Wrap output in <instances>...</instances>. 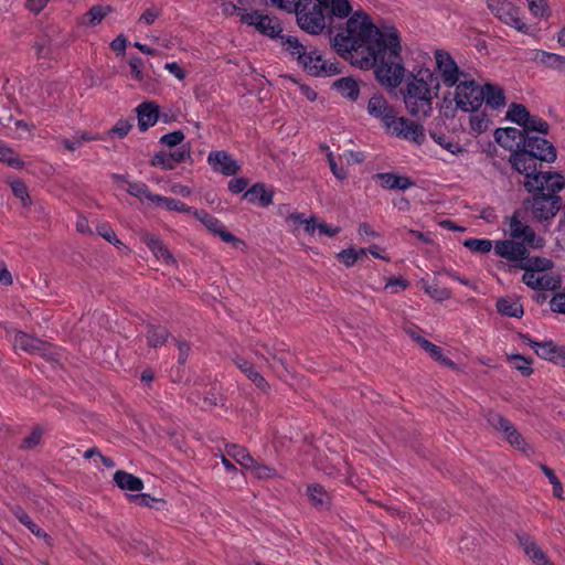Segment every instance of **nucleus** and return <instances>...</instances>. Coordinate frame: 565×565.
<instances>
[{
	"label": "nucleus",
	"instance_id": "21",
	"mask_svg": "<svg viewBox=\"0 0 565 565\" xmlns=\"http://www.w3.org/2000/svg\"><path fill=\"white\" fill-rule=\"evenodd\" d=\"M214 171L225 177H235L241 171V164L224 150L214 151Z\"/></svg>",
	"mask_w": 565,
	"mask_h": 565
},
{
	"label": "nucleus",
	"instance_id": "41",
	"mask_svg": "<svg viewBox=\"0 0 565 565\" xmlns=\"http://www.w3.org/2000/svg\"><path fill=\"white\" fill-rule=\"evenodd\" d=\"M169 338V331L161 326H149L147 332L148 345L157 348L162 345Z\"/></svg>",
	"mask_w": 565,
	"mask_h": 565
},
{
	"label": "nucleus",
	"instance_id": "29",
	"mask_svg": "<svg viewBox=\"0 0 565 565\" xmlns=\"http://www.w3.org/2000/svg\"><path fill=\"white\" fill-rule=\"evenodd\" d=\"M277 4L278 8L286 10L289 13H296L297 24L299 25V18L301 13L311 12L310 7L313 0H270Z\"/></svg>",
	"mask_w": 565,
	"mask_h": 565
},
{
	"label": "nucleus",
	"instance_id": "62",
	"mask_svg": "<svg viewBox=\"0 0 565 565\" xmlns=\"http://www.w3.org/2000/svg\"><path fill=\"white\" fill-rule=\"evenodd\" d=\"M248 185V180L246 178H233L230 180L227 188L234 194H238L243 192Z\"/></svg>",
	"mask_w": 565,
	"mask_h": 565
},
{
	"label": "nucleus",
	"instance_id": "55",
	"mask_svg": "<svg viewBox=\"0 0 565 565\" xmlns=\"http://www.w3.org/2000/svg\"><path fill=\"white\" fill-rule=\"evenodd\" d=\"M134 126V119H119L115 126L108 131L109 135H116L124 138L128 135Z\"/></svg>",
	"mask_w": 565,
	"mask_h": 565
},
{
	"label": "nucleus",
	"instance_id": "50",
	"mask_svg": "<svg viewBox=\"0 0 565 565\" xmlns=\"http://www.w3.org/2000/svg\"><path fill=\"white\" fill-rule=\"evenodd\" d=\"M504 438L511 446L522 452H527L531 450L530 446L526 444L523 436L516 430L515 427H513Z\"/></svg>",
	"mask_w": 565,
	"mask_h": 565
},
{
	"label": "nucleus",
	"instance_id": "39",
	"mask_svg": "<svg viewBox=\"0 0 565 565\" xmlns=\"http://www.w3.org/2000/svg\"><path fill=\"white\" fill-rule=\"evenodd\" d=\"M156 200V204L158 206L164 207L168 211H175V212H182V213H190L192 212V207L188 206L185 203L178 199L173 198H167L162 195H156L153 196Z\"/></svg>",
	"mask_w": 565,
	"mask_h": 565
},
{
	"label": "nucleus",
	"instance_id": "43",
	"mask_svg": "<svg viewBox=\"0 0 565 565\" xmlns=\"http://www.w3.org/2000/svg\"><path fill=\"white\" fill-rule=\"evenodd\" d=\"M522 128L523 130H526L527 135H530V132L532 131L540 132L542 135H547L550 130V125L541 117L529 114L526 124Z\"/></svg>",
	"mask_w": 565,
	"mask_h": 565
},
{
	"label": "nucleus",
	"instance_id": "8",
	"mask_svg": "<svg viewBox=\"0 0 565 565\" xmlns=\"http://www.w3.org/2000/svg\"><path fill=\"white\" fill-rule=\"evenodd\" d=\"M454 87H456L454 99L459 109L468 113L476 111L481 107L484 94L482 93V86L477 84L475 79L466 77Z\"/></svg>",
	"mask_w": 565,
	"mask_h": 565
},
{
	"label": "nucleus",
	"instance_id": "46",
	"mask_svg": "<svg viewBox=\"0 0 565 565\" xmlns=\"http://www.w3.org/2000/svg\"><path fill=\"white\" fill-rule=\"evenodd\" d=\"M0 161L7 162L13 169H22L24 162L14 154L13 150L0 141Z\"/></svg>",
	"mask_w": 565,
	"mask_h": 565
},
{
	"label": "nucleus",
	"instance_id": "60",
	"mask_svg": "<svg viewBox=\"0 0 565 565\" xmlns=\"http://www.w3.org/2000/svg\"><path fill=\"white\" fill-rule=\"evenodd\" d=\"M129 66H130L131 76L136 81L142 82L143 81V73H142L143 61H142V58L138 57V56H132L129 60Z\"/></svg>",
	"mask_w": 565,
	"mask_h": 565
},
{
	"label": "nucleus",
	"instance_id": "32",
	"mask_svg": "<svg viewBox=\"0 0 565 565\" xmlns=\"http://www.w3.org/2000/svg\"><path fill=\"white\" fill-rule=\"evenodd\" d=\"M332 87L350 100H356L360 94L359 84L352 77H341L333 83Z\"/></svg>",
	"mask_w": 565,
	"mask_h": 565
},
{
	"label": "nucleus",
	"instance_id": "42",
	"mask_svg": "<svg viewBox=\"0 0 565 565\" xmlns=\"http://www.w3.org/2000/svg\"><path fill=\"white\" fill-rule=\"evenodd\" d=\"M130 195L138 198L139 200H148L153 203H156V200L153 196L157 194H153L149 186L146 183L142 182H128V188L126 190Z\"/></svg>",
	"mask_w": 565,
	"mask_h": 565
},
{
	"label": "nucleus",
	"instance_id": "17",
	"mask_svg": "<svg viewBox=\"0 0 565 565\" xmlns=\"http://www.w3.org/2000/svg\"><path fill=\"white\" fill-rule=\"evenodd\" d=\"M260 347L274 362H277L286 372H290L291 354L289 347L285 342L262 343Z\"/></svg>",
	"mask_w": 565,
	"mask_h": 565
},
{
	"label": "nucleus",
	"instance_id": "1",
	"mask_svg": "<svg viewBox=\"0 0 565 565\" xmlns=\"http://www.w3.org/2000/svg\"><path fill=\"white\" fill-rule=\"evenodd\" d=\"M333 45L339 53L353 52L352 63L362 70H374L382 86L393 89L402 83L405 67L395 26L380 29L366 13L359 11L347 21L345 32L333 38Z\"/></svg>",
	"mask_w": 565,
	"mask_h": 565
},
{
	"label": "nucleus",
	"instance_id": "63",
	"mask_svg": "<svg viewBox=\"0 0 565 565\" xmlns=\"http://www.w3.org/2000/svg\"><path fill=\"white\" fill-rule=\"evenodd\" d=\"M561 286V279L552 276L540 277V289L539 290H555Z\"/></svg>",
	"mask_w": 565,
	"mask_h": 565
},
{
	"label": "nucleus",
	"instance_id": "3",
	"mask_svg": "<svg viewBox=\"0 0 565 565\" xmlns=\"http://www.w3.org/2000/svg\"><path fill=\"white\" fill-rule=\"evenodd\" d=\"M521 174L523 186L531 194L524 200L525 210L540 222L554 218L563 204L558 193L565 189V177L561 172L543 170V163Z\"/></svg>",
	"mask_w": 565,
	"mask_h": 565
},
{
	"label": "nucleus",
	"instance_id": "30",
	"mask_svg": "<svg viewBox=\"0 0 565 565\" xmlns=\"http://www.w3.org/2000/svg\"><path fill=\"white\" fill-rule=\"evenodd\" d=\"M512 267L522 269V270H532V271H546L554 267L553 260L540 257V256H533L531 257L527 253V256H525V259L523 263L512 265Z\"/></svg>",
	"mask_w": 565,
	"mask_h": 565
},
{
	"label": "nucleus",
	"instance_id": "4",
	"mask_svg": "<svg viewBox=\"0 0 565 565\" xmlns=\"http://www.w3.org/2000/svg\"><path fill=\"white\" fill-rule=\"evenodd\" d=\"M367 113L379 119L387 134L422 145L425 141V129L420 124L405 117H397L394 106L386 98L376 94L369 99Z\"/></svg>",
	"mask_w": 565,
	"mask_h": 565
},
{
	"label": "nucleus",
	"instance_id": "6",
	"mask_svg": "<svg viewBox=\"0 0 565 565\" xmlns=\"http://www.w3.org/2000/svg\"><path fill=\"white\" fill-rule=\"evenodd\" d=\"M310 10L311 12L301 13L299 28L309 34L318 35L324 29L331 34L333 19L349 17L352 9L348 0H313Z\"/></svg>",
	"mask_w": 565,
	"mask_h": 565
},
{
	"label": "nucleus",
	"instance_id": "64",
	"mask_svg": "<svg viewBox=\"0 0 565 565\" xmlns=\"http://www.w3.org/2000/svg\"><path fill=\"white\" fill-rule=\"evenodd\" d=\"M550 305L552 311L565 315V292L555 294Z\"/></svg>",
	"mask_w": 565,
	"mask_h": 565
},
{
	"label": "nucleus",
	"instance_id": "14",
	"mask_svg": "<svg viewBox=\"0 0 565 565\" xmlns=\"http://www.w3.org/2000/svg\"><path fill=\"white\" fill-rule=\"evenodd\" d=\"M189 157L190 151L188 149H178L174 151L162 150L152 157L150 166L161 168L163 170H172L178 163L183 162Z\"/></svg>",
	"mask_w": 565,
	"mask_h": 565
},
{
	"label": "nucleus",
	"instance_id": "19",
	"mask_svg": "<svg viewBox=\"0 0 565 565\" xmlns=\"http://www.w3.org/2000/svg\"><path fill=\"white\" fill-rule=\"evenodd\" d=\"M140 239L152 252V254L164 264L174 262L172 254L168 250L163 242L154 234L143 232Z\"/></svg>",
	"mask_w": 565,
	"mask_h": 565
},
{
	"label": "nucleus",
	"instance_id": "25",
	"mask_svg": "<svg viewBox=\"0 0 565 565\" xmlns=\"http://www.w3.org/2000/svg\"><path fill=\"white\" fill-rule=\"evenodd\" d=\"M237 367L263 392H267L269 390V384L265 380V377L255 370L254 364L244 359L236 360Z\"/></svg>",
	"mask_w": 565,
	"mask_h": 565
},
{
	"label": "nucleus",
	"instance_id": "26",
	"mask_svg": "<svg viewBox=\"0 0 565 565\" xmlns=\"http://www.w3.org/2000/svg\"><path fill=\"white\" fill-rule=\"evenodd\" d=\"M533 61L565 74V56L563 55L539 50L535 52Z\"/></svg>",
	"mask_w": 565,
	"mask_h": 565
},
{
	"label": "nucleus",
	"instance_id": "31",
	"mask_svg": "<svg viewBox=\"0 0 565 565\" xmlns=\"http://www.w3.org/2000/svg\"><path fill=\"white\" fill-rule=\"evenodd\" d=\"M305 71L311 76H332L341 73L338 63L328 62L321 58V62H310L305 64Z\"/></svg>",
	"mask_w": 565,
	"mask_h": 565
},
{
	"label": "nucleus",
	"instance_id": "44",
	"mask_svg": "<svg viewBox=\"0 0 565 565\" xmlns=\"http://www.w3.org/2000/svg\"><path fill=\"white\" fill-rule=\"evenodd\" d=\"M463 246L472 253L487 254L492 249V242L487 238H468L463 241Z\"/></svg>",
	"mask_w": 565,
	"mask_h": 565
},
{
	"label": "nucleus",
	"instance_id": "47",
	"mask_svg": "<svg viewBox=\"0 0 565 565\" xmlns=\"http://www.w3.org/2000/svg\"><path fill=\"white\" fill-rule=\"evenodd\" d=\"M129 501L140 507H148L152 509H159V504H164V501L159 498H154L148 493L130 494Z\"/></svg>",
	"mask_w": 565,
	"mask_h": 565
},
{
	"label": "nucleus",
	"instance_id": "28",
	"mask_svg": "<svg viewBox=\"0 0 565 565\" xmlns=\"http://www.w3.org/2000/svg\"><path fill=\"white\" fill-rule=\"evenodd\" d=\"M114 482L121 490L141 491L143 489V481L139 477L124 470L115 472Z\"/></svg>",
	"mask_w": 565,
	"mask_h": 565
},
{
	"label": "nucleus",
	"instance_id": "37",
	"mask_svg": "<svg viewBox=\"0 0 565 565\" xmlns=\"http://www.w3.org/2000/svg\"><path fill=\"white\" fill-rule=\"evenodd\" d=\"M486 419L491 427L502 433L504 437L514 427V425L508 418L493 411H489L486 414Z\"/></svg>",
	"mask_w": 565,
	"mask_h": 565
},
{
	"label": "nucleus",
	"instance_id": "9",
	"mask_svg": "<svg viewBox=\"0 0 565 565\" xmlns=\"http://www.w3.org/2000/svg\"><path fill=\"white\" fill-rule=\"evenodd\" d=\"M488 9L501 22L515 30L527 33L529 28L520 18V10L509 0H487Z\"/></svg>",
	"mask_w": 565,
	"mask_h": 565
},
{
	"label": "nucleus",
	"instance_id": "38",
	"mask_svg": "<svg viewBox=\"0 0 565 565\" xmlns=\"http://www.w3.org/2000/svg\"><path fill=\"white\" fill-rule=\"evenodd\" d=\"M486 419L491 427L502 433L504 437L514 427V425L508 418L493 411H489L486 414Z\"/></svg>",
	"mask_w": 565,
	"mask_h": 565
},
{
	"label": "nucleus",
	"instance_id": "11",
	"mask_svg": "<svg viewBox=\"0 0 565 565\" xmlns=\"http://www.w3.org/2000/svg\"><path fill=\"white\" fill-rule=\"evenodd\" d=\"M520 337L534 350L539 358L562 365L565 369V345H558L552 340L537 342L524 333H520Z\"/></svg>",
	"mask_w": 565,
	"mask_h": 565
},
{
	"label": "nucleus",
	"instance_id": "10",
	"mask_svg": "<svg viewBox=\"0 0 565 565\" xmlns=\"http://www.w3.org/2000/svg\"><path fill=\"white\" fill-rule=\"evenodd\" d=\"M435 60L437 64V70L439 72L440 78L445 86L454 87L461 79L469 77V74L462 72L451 55L444 51L437 50L435 52Z\"/></svg>",
	"mask_w": 565,
	"mask_h": 565
},
{
	"label": "nucleus",
	"instance_id": "18",
	"mask_svg": "<svg viewBox=\"0 0 565 565\" xmlns=\"http://www.w3.org/2000/svg\"><path fill=\"white\" fill-rule=\"evenodd\" d=\"M138 127L141 131L148 130L160 119L159 107L153 102H143L136 108Z\"/></svg>",
	"mask_w": 565,
	"mask_h": 565
},
{
	"label": "nucleus",
	"instance_id": "15",
	"mask_svg": "<svg viewBox=\"0 0 565 565\" xmlns=\"http://www.w3.org/2000/svg\"><path fill=\"white\" fill-rule=\"evenodd\" d=\"M510 232L513 238L521 239L520 243H523L529 247L539 248L542 246V239L536 236L533 228L523 224L516 216L511 218Z\"/></svg>",
	"mask_w": 565,
	"mask_h": 565
},
{
	"label": "nucleus",
	"instance_id": "45",
	"mask_svg": "<svg viewBox=\"0 0 565 565\" xmlns=\"http://www.w3.org/2000/svg\"><path fill=\"white\" fill-rule=\"evenodd\" d=\"M214 234L220 235L224 242L232 244V246L235 249H242L245 246L244 241L237 238L232 233L226 231L225 227L215 218H214Z\"/></svg>",
	"mask_w": 565,
	"mask_h": 565
},
{
	"label": "nucleus",
	"instance_id": "49",
	"mask_svg": "<svg viewBox=\"0 0 565 565\" xmlns=\"http://www.w3.org/2000/svg\"><path fill=\"white\" fill-rule=\"evenodd\" d=\"M10 185L13 194L21 201L22 205L30 206L32 202L25 183L21 180H14Z\"/></svg>",
	"mask_w": 565,
	"mask_h": 565
},
{
	"label": "nucleus",
	"instance_id": "5",
	"mask_svg": "<svg viewBox=\"0 0 565 565\" xmlns=\"http://www.w3.org/2000/svg\"><path fill=\"white\" fill-rule=\"evenodd\" d=\"M439 77L429 68L412 73L404 93V103L412 116L428 117L433 110V99L438 97Z\"/></svg>",
	"mask_w": 565,
	"mask_h": 565
},
{
	"label": "nucleus",
	"instance_id": "20",
	"mask_svg": "<svg viewBox=\"0 0 565 565\" xmlns=\"http://www.w3.org/2000/svg\"><path fill=\"white\" fill-rule=\"evenodd\" d=\"M374 180L384 189L388 190H406L414 185V181L405 175H398L393 172L376 173Z\"/></svg>",
	"mask_w": 565,
	"mask_h": 565
},
{
	"label": "nucleus",
	"instance_id": "54",
	"mask_svg": "<svg viewBox=\"0 0 565 565\" xmlns=\"http://www.w3.org/2000/svg\"><path fill=\"white\" fill-rule=\"evenodd\" d=\"M42 436H43L42 428L35 427L32 430V433L22 440L20 448L26 450V449H32V448L36 447L40 444Z\"/></svg>",
	"mask_w": 565,
	"mask_h": 565
},
{
	"label": "nucleus",
	"instance_id": "52",
	"mask_svg": "<svg viewBox=\"0 0 565 565\" xmlns=\"http://www.w3.org/2000/svg\"><path fill=\"white\" fill-rule=\"evenodd\" d=\"M510 361H516L514 367L520 371L523 376H530L533 373V369L531 367L532 360L526 359L521 354H512L509 356Z\"/></svg>",
	"mask_w": 565,
	"mask_h": 565
},
{
	"label": "nucleus",
	"instance_id": "16",
	"mask_svg": "<svg viewBox=\"0 0 565 565\" xmlns=\"http://www.w3.org/2000/svg\"><path fill=\"white\" fill-rule=\"evenodd\" d=\"M524 553L535 565H554L536 542L526 533L516 534Z\"/></svg>",
	"mask_w": 565,
	"mask_h": 565
},
{
	"label": "nucleus",
	"instance_id": "27",
	"mask_svg": "<svg viewBox=\"0 0 565 565\" xmlns=\"http://www.w3.org/2000/svg\"><path fill=\"white\" fill-rule=\"evenodd\" d=\"M415 341L430 355L431 359L439 362L441 365H445L450 369L456 367V363L451 361L449 358L444 355L443 349L427 339L423 337L415 338Z\"/></svg>",
	"mask_w": 565,
	"mask_h": 565
},
{
	"label": "nucleus",
	"instance_id": "24",
	"mask_svg": "<svg viewBox=\"0 0 565 565\" xmlns=\"http://www.w3.org/2000/svg\"><path fill=\"white\" fill-rule=\"evenodd\" d=\"M307 494L310 503L319 510H328L331 505V497L326 489L318 484H309L307 487Z\"/></svg>",
	"mask_w": 565,
	"mask_h": 565
},
{
	"label": "nucleus",
	"instance_id": "13",
	"mask_svg": "<svg viewBox=\"0 0 565 565\" xmlns=\"http://www.w3.org/2000/svg\"><path fill=\"white\" fill-rule=\"evenodd\" d=\"M526 246L523 243L510 239L498 241L494 245V252L498 256L513 262V265H515L523 263L525 256H527Z\"/></svg>",
	"mask_w": 565,
	"mask_h": 565
},
{
	"label": "nucleus",
	"instance_id": "2",
	"mask_svg": "<svg viewBox=\"0 0 565 565\" xmlns=\"http://www.w3.org/2000/svg\"><path fill=\"white\" fill-rule=\"evenodd\" d=\"M498 145L510 151L509 163L518 173L529 171L543 162L552 163L557 158L556 148L547 139L526 134L514 127L498 128L494 131Z\"/></svg>",
	"mask_w": 565,
	"mask_h": 565
},
{
	"label": "nucleus",
	"instance_id": "23",
	"mask_svg": "<svg viewBox=\"0 0 565 565\" xmlns=\"http://www.w3.org/2000/svg\"><path fill=\"white\" fill-rule=\"evenodd\" d=\"M482 93L484 94L483 102H486V105L493 108V109H500L503 106H505V95L502 87L486 83L482 86Z\"/></svg>",
	"mask_w": 565,
	"mask_h": 565
},
{
	"label": "nucleus",
	"instance_id": "12",
	"mask_svg": "<svg viewBox=\"0 0 565 565\" xmlns=\"http://www.w3.org/2000/svg\"><path fill=\"white\" fill-rule=\"evenodd\" d=\"M279 39L281 40V44L286 46V51L296 57L298 64L303 68L305 64L308 65L310 62H321V55L318 54L316 50L308 51L306 45H303L298 38L280 34Z\"/></svg>",
	"mask_w": 565,
	"mask_h": 565
},
{
	"label": "nucleus",
	"instance_id": "57",
	"mask_svg": "<svg viewBox=\"0 0 565 565\" xmlns=\"http://www.w3.org/2000/svg\"><path fill=\"white\" fill-rule=\"evenodd\" d=\"M96 232L107 242L111 243L115 246L122 245V243L118 239L116 233L108 224H100L96 227Z\"/></svg>",
	"mask_w": 565,
	"mask_h": 565
},
{
	"label": "nucleus",
	"instance_id": "56",
	"mask_svg": "<svg viewBox=\"0 0 565 565\" xmlns=\"http://www.w3.org/2000/svg\"><path fill=\"white\" fill-rule=\"evenodd\" d=\"M425 291L437 301H444L451 297L449 289L439 287L438 285L426 286Z\"/></svg>",
	"mask_w": 565,
	"mask_h": 565
},
{
	"label": "nucleus",
	"instance_id": "48",
	"mask_svg": "<svg viewBox=\"0 0 565 565\" xmlns=\"http://www.w3.org/2000/svg\"><path fill=\"white\" fill-rule=\"evenodd\" d=\"M252 475L257 479H271L277 476L275 468L257 462L254 459V465L247 468Z\"/></svg>",
	"mask_w": 565,
	"mask_h": 565
},
{
	"label": "nucleus",
	"instance_id": "59",
	"mask_svg": "<svg viewBox=\"0 0 565 565\" xmlns=\"http://www.w3.org/2000/svg\"><path fill=\"white\" fill-rule=\"evenodd\" d=\"M531 13L536 18H544L548 11L545 0H526Z\"/></svg>",
	"mask_w": 565,
	"mask_h": 565
},
{
	"label": "nucleus",
	"instance_id": "35",
	"mask_svg": "<svg viewBox=\"0 0 565 565\" xmlns=\"http://www.w3.org/2000/svg\"><path fill=\"white\" fill-rule=\"evenodd\" d=\"M497 310L499 313L507 317L521 318L523 316V306L521 302L511 298L498 299Z\"/></svg>",
	"mask_w": 565,
	"mask_h": 565
},
{
	"label": "nucleus",
	"instance_id": "51",
	"mask_svg": "<svg viewBox=\"0 0 565 565\" xmlns=\"http://www.w3.org/2000/svg\"><path fill=\"white\" fill-rule=\"evenodd\" d=\"M491 120L488 118L486 113L476 114L470 117V128L477 134L484 132L489 128Z\"/></svg>",
	"mask_w": 565,
	"mask_h": 565
},
{
	"label": "nucleus",
	"instance_id": "34",
	"mask_svg": "<svg viewBox=\"0 0 565 565\" xmlns=\"http://www.w3.org/2000/svg\"><path fill=\"white\" fill-rule=\"evenodd\" d=\"M11 511L12 514L32 532V534L38 537H43L50 544L51 537L32 521L29 514L21 507L17 505L12 508Z\"/></svg>",
	"mask_w": 565,
	"mask_h": 565
},
{
	"label": "nucleus",
	"instance_id": "61",
	"mask_svg": "<svg viewBox=\"0 0 565 565\" xmlns=\"http://www.w3.org/2000/svg\"><path fill=\"white\" fill-rule=\"evenodd\" d=\"M338 258L347 266H353L359 259V252L355 248H347L338 254Z\"/></svg>",
	"mask_w": 565,
	"mask_h": 565
},
{
	"label": "nucleus",
	"instance_id": "22",
	"mask_svg": "<svg viewBox=\"0 0 565 565\" xmlns=\"http://www.w3.org/2000/svg\"><path fill=\"white\" fill-rule=\"evenodd\" d=\"M249 203L258 202L262 206L273 203L274 191L267 190L264 183H255L243 195Z\"/></svg>",
	"mask_w": 565,
	"mask_h": 565
},
{
	"label": "nucleus",
	"instance_id": "7",
	"mask_svg": "<svg viewBox=\"0 0 565 565\" xmlns=\"http://www.w3.org/2000/svg\"><path fill=\"white\" fill-rule=\"evenodd\" d=\"M232 13L239 17L243 24L254 26L262 35L276 39L282 32V26L279 20L275 17L264 14L260 10H252L248 12L246 9L232 6Z\"/></svg>",
	"mask_w": 565,
	"mask_h": 565
},
{
	"label": "nucleus",
	"instance_id": "36",
	"mask_svg": "<svg viewBox=\"0 0 565 565\" xmlns=\"http://www.w3.org/2000/svg\"><path fill=\"white\" fill-rule=\"evenodd\" d=\"M226 454L245 469L254 465V458L244 447L239 445H226Z\"/></svg>",
	"mask_w": 565,
	"mask_h": 565
},
{
	"label": "nucleus",
	"instance_id": "40",
	"mask_svg": "<svg viewBox=\"0 0 565 565\" xmlns=\"http://www.w3.org/2000/svg\"><path fill=\"white\" fill-rule=\"evenodd\" d=\"M530 111L522 104L512 103L507 111V119L523 127L526 124Z\"/></svg>",
	"mask_w": 565,
	"mask_h": 565
},
{
	"label": "nucleus",
	"instance_id": "53",
	"mask_svg": "<svg viewBox=\"0 0 565 565\" xmlns=\"http://www.w3.org/2000/svg\"><path fill=\"white\" fill-rule=\"evenodd\" d=\"M185 139V136L182 130H175L169 134L161 136L159 142L169 148L177 147Z\"/></svg>",
	"mask_w": 565,
	"mask_h": 565
},
{
	"label": "nucleus",
	"instance_id": "58",
	"mask_svg": "<svg viewBox=\"0 0 565 565\" xmlns=\"http://www.w3.org/2000/svg\"><path fill=\"white\" fill-rule=\"evenodd\" d=\"M15 343L19 348L28 352H34L39 349L40 345V342L36 339H33L26 334L17 337Z\"/></svg>",
	"mask_w": 565,
	"mask_h": 565
},
{
	"label": "nucleus",
	"instance_id": "33",
	"mask_svg": "<svg viewBox=\"0 0 565 565\" xmlns=\"http://www.w3.org/2000/svg\"><path fill=\"white\" fill-rule=\"evenodd\" d=\"M113 11L110 6H93L81 19V24L86 26L98 25L104 18Z\"/></svg>",
	"mask_w": 565,
	"mask_h": 565
}]
</instances>
